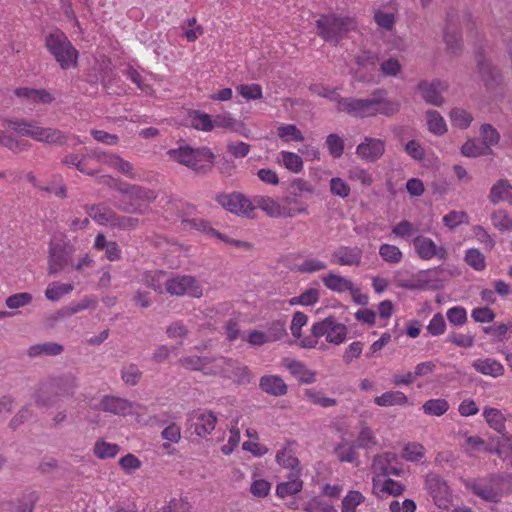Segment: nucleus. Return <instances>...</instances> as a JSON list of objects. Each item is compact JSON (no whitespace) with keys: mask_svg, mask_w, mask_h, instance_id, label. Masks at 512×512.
<instances>
[{"mask_svg":"<svg viewBox=\"0 0 512 512\" xmlns=\"http://www.w3.org/2000/svg\"><path fill=\"white\" fill-rule=\"evenodd\" d=\"M238 364L237 360L226 357H213L211 368H207L206 375H219L223 378L233 377V371Z\"/></svg>","mask_w":512,"mask_h":512,"instance_id":"obj_26","label":"nucleus"},{"mask_svg":"<svg viewBox=\"0 0 512 512\" xmlns=\"http://www.w3.org/2000/svg\"><path fill=\"white\" fill-rule=\"evenodd\" d=\"M98 409L114 415H127L132 411V403L121 397L105 395L101 399Z\"/></svg>","mask_w":512,"mask_h":512,"instance_id":"obj_21","label":"nucleus"},{"mask_svg":"<svg viewBox=\"0 0 512 512\" xmlns=\"http://www.w3.org/2000/svg\"><path fill=\"white\" fill-rule=\"evenodd\" d=\"M448 409L449 403L443 398L429 399L422 405L423 412L430 416H442Z\"/></svg>","mask_w":512,"mask_h":512,"instance_id":"obj_36","label":"nucleus"},{"mask_svg":"<svg viewBox=\"0 0 512 512\" xmlns=\"http://www.w3.org/2000/svg\"><path fill=\"white\" fill-rule=\"evenodd\" d=\"M371 101L373 102V116L381 114L391 117L400 111V102L387 98V91L385 89L377 88L373 90L371 93Z\"/></svg>","mask_w":512,"mask_h":512,"instance_id":"obj_15","label":"nucleus"},{"mask_svg":"<svg viewBox=\"0 0 512 512\" xmlns=\"http://www.w3.org/2000/svg\"><path fill=\"white\" fill-rule=\"evenodd\" d=\"M476 73L485 89L490 93L502 89L505 84L501 69L482 52L476 55Z\"/></svg>","mask_w":512,"mask_h":512,"instance_id":"obj_7","label":"nucleus"},{"mask_svg":"<svg viewBox=\"0 0 512 512\" xmlns=\"http://www.w3.org/2000/svg\"><path fill=\"white\" fill-rule=\"evenodd\" d=\"M304 510L306 512H337L334 505L325 500H319L317 497H314L311 501H309Z\"/></svg>","mask_w":512,"mask_h":512,"instance_id":"obj_63","label":"nucleus"},{"mask_svg":"<svg viewBox=\"0 0 512 512\" xmlns=\"http://www.w3.org/2000/svg\"><path fill=\"white\" fill-rule=\"evenodd\" d=\"M64 348L61 344L55 342H45L30 346L28 355L30 357H37L41 355L56 356L63 352Z\"/></svg>","mask_w":512,"mask_h":512,"instance_id":"obj_34","label":"nucleus"},{"mask_svg":"<svg viewBox=\"0 0 512 512\" xmlns=\"http://www.w3.org/2000/svg\"><path fill=\"white\" fill-rule=\"evenodd\" d=\"M278 136L285 142H301L304 140L302 132L293 124L280 126L278 128Z\"/></svg>","mask_w":512,"mask_h":512,"instance_id":"obj_48","label":"nucleus"},{"mask_svg":"<svg viewBox=\"0 0 512 512\" xmlns=\"http://www.w3.org/2000/svg\"><path fill=\"white\" fill-rule=\"evenodd\" d=\"M303 488V481L301 479H293L291 481H285L277 484L276 495L279 498H285L289 495H295L299 493Z\"/></svg>","mask_w":512,"mask_h":512,"instance_id":"obj_42","label":"nucleus"},{"mask_svg":"<svg viewBox=\"0 0 512 512\" xmlns=\"http://www.w3.org/2000/svg\"><path fill=\"white\" fill-rule=\"evenodd\" d=\"M283 366L302 384H311L316 381V372L308 369L302 362L284 358Z\"/></svg>","mask_w":512,"mask_h":512,"instance_id":"obj_22","label":"nucleus"},{"mask_svg":"<svg viewBox=\"0 0 512 512\" xmlns=\"http://www.w3.org/2000/svg\"><path fill=\"white\" fill-rule=\"evenodd\" d=\"M480 134L482 136V143L485 145L486 149L497 145L500 141L499 132L491 124H482L480 127Z\"/></svg>","mask_w":512,"mask_h":512,"instance_id":"obj_47","label":"nucleus"},{"mask_svg":"<svg viewBox=\"0 0 512 512\" xmlns=\"http://www.w3.org/2000/svg\"><path fill=\"white\" fill-rule=\"evenodd\" d=\"M312 337L304 338L301 341L303 348H314L317 345V339L325 336L326 341L335 345L341 344L346 339L347 328L333 316L315 323L312 326Z\"/></svg>","mask_w":512,"mask_h":512,"instance_id":"obj_5","label":"nucleus"},{"mask_svg":"<svg viewBox=\"0 0 512 512\" xmlns=\"http://www.w3.org/2000/svg\"><path fill=\"white\" fill-rule=\"evenodd\" d=\"M424 447L419 443H408L402 451V458L410 462H417L424 456Z\"/></svg>","mask_w":512,"mask_h":512,"instance_id":"obj_53","label":"nucleus"},{"mask_svg":"<svg viewBox=\"0 0 512 512\" xmlns=\"http://www.w3.org/2000/svg\"><path fill=\"white\" fill-rule=\"evenodd\" d=\"M215 200L225 210L238 216L251 217L255 209L251 200L240 192L218 193Z\"/></svg>","mask_w":512,"mask_h":512,"instance_id":"obj_9","label":"nucleus"},{"mask_svg":"<svg viewBox=\"0 0 512 512\" xmlns=\"http://www.w3.org/2000/svg\"><path fill=\"white\" fill-rule=\"evenodd\" d=\"M385 152V142L381 139L365 137L364 141L356 148V154L368 161L376 162Z\"/></svg>","mask_w":512,"mask_h":512,"instance_id":"obj_18","label":"nucleus"},{"mask_svg":"<svg viewBox=\"0 0 512 512\" xmlns=\"http://www.w3.org/2000/svg\"><path fill=\"white\" fill-rule=\"evenodd\" d=\"M216 423L217 417L213 412L193 411L188 415L187 428L194 429L197 436L204 438L215 429Z\"/></svg>","mask_w":512,"mask_h":512,"instance_id":"obj_12","label":"nucleus"},{"mask_svg":"<svg viewBox=\"0 0 512 512\" xmlns=\"http://www.w3.org/2000/svg\"><path fill=\"white\" fill-rule=\"evenodd\" d=\"M428 130L435 135H442L447 131L444 118L436 110L426 112Z\"/></svg>","mask_w":512,"mask_h":512,"instance_id":"obj_37","label":"nucleus"},{"mask_svg":"<svg viewBox=\"0 0 512 512\" xmlns=\"http://www.w3.org/2000/svg\"><path fill=\"white\" fill-rule=\"evenodd\" d=\"M444 41L451 54L457 55L462 50V35L458 28L457 13L454 10H450L446 14Z\"/></svg>","mask_w":512,"mask_h":512,"instance_id":"obj_13","label":"nucleus"},{"mask_svg":"<svg viewBox=\"0 0 512 512\" xmlns=\"http://www.w3.org/2000/svg\"><path fill=\"white\" fill-rule=\"evenodd\" d=\"M324 285L334 292H344L352 289V281L345 278L344 276L337 275L335 273H328L322 278Z\"/></svg>","mask_w":512,"mask_h":512,"instance_id":"obj_30","label":"nucleus"},{"mask_svg":"<svg viewBox=\"0 0 512 512\" xmlns=\"http://www.w3.org/2000/svg\"><path fill=\"white\" fill-rule=\"evenodd\" d=\"M253 375L251 370L245 366L241 365L239 362L235 366L233 371V377L230 379L233 380L238 385H246L252 381Z\"/></svg>","mask_w":512,"mask_h":512,"instance_id":"obj_62","label":"nucleus"},{"mask_svg":"<svg viewBox=\"0 0 512 512\" xmlns=\"http://www.w3.org/2000/svg\"><path fill=\"white\" fill-rule=\"evenodd\" d=\"M358 448L370 449L377 445V439L373 431L368 426H363L359 432L357 440L354 442Z\"/></svg>","mask_w":512,"mask_h":512,"instance_id":"obj_49","label":"nucleus"},{"mask_svg":"<svg viewBox=\"0 0 512 512\" xmlns=\"http://www.w3.org/2000/svg\"><path fill=\"white\" fill-rule=\"evenodd\" d=\"M449 115L452 125L460 129L468 128L473 120L472 115L461 108H453Z\"/></svg>","mask_w":512,"mask_h":512,"instance_id":"obj_46","label":"nucleus"},{"mask_svg":"<svg viewBox=\"0 0 512 512\" xmlns=\"http://www.w3.org/2000/svg\"><path fill=\"white\" fill-rule=\"evenodd\" d=\"M259 388L264 393L281 397L287 394L288 386L279 375H264L259 380Z\"/></svg>","mask_w":512,"mask_h":512,"instance_id":"obj_24","label":"nucleus"},{"mask_svg":"<svg viewBox=\"0 0 512 512\" xmlns=\"http://www.w3.org/2000/svg\"><path fill=\"white\" fill-rule=\"evenodd\" d=\"M191 126L197 130L211 131L213 129V119L207 113L194 110L189 113Z\"/></svg>","mask_w":512,"mask_h":512,"instance_id":"obj_39","label":"nucleus"},{"mask_svg":"<svg viewBox=\"0 0 512 512\" xmlns=\"http://www.w3.org/2000/svg\"><path fill=\"white\" fill-rule=\"evenodd\" d=\"M372 107L371 96L367 99L347 97L344 99L342 107H339V112H345L357 118H365L373 116Z\"/></svg>","mask_w":512,"mask_h":512,"instance_id":"obj_17","label":"nucleus"},{"mask_svg":"<svg viewBox=\"0 0 512 512\" xmlns=\"http://www.w3.org/2000/svg\"><path fill=\"white\" fill-rule=\"evenodd\" d=\"M213 357L209 356H183L177 363L189 371H201L206 375L207 368H211Z\"/></svg>","mask_w":512,"mask_h":512,"instance_id":"obj_27","label":"nucleus"},{"mask_svg":"<svg viewBox=\"0 0 512 512\" xmlns=\"http://www.w3.org/2000/svg\"><path fill=\"white\" fill-rule=\"evenodd\" d=\"M76 249L66 236H61L49 243L48 274L56 275L73 266V256Z\"/></svg>","mask_w":512,"mask_h":512,"instance_id":"obj_6","label":"nucleus"},{"mask_svg":"<svg viewBox=\"0 0 512 512\" xmlns=\"http://www.w3.org/2000/svg\"><path fill=\"white\" fill-rule=\"evenodd\" d=\"M85 77L90 84L101 83L107 94L114 93L110 89L116 79V71L110 59H94Z\"/></svg>","mask_w":512,"mask_h":512,"instance_id":"obj_8","label":"nucleus"},{"mask_svg":"<svg viewBox=\"0 0 512 512\" xmlns=\"http://www.w3.org/2000/svg\"><path fill=\"white\" fill-rule=\"evenodd\" d=\"M413 245L418 256L423 260H430L433 257L446 260L448 257L447 250L443 246L437 247L434 241L428 237L421 235L415 237Z\"/></svg>","mask_w":512,"mask_h":512,"instance_id":"obj_16","label":"nucleus"},{"mask_svg":"<svg viewBox=\"0 0 512 512\" xmlns=\"http://www.w3.org/2000/svg\"><path fill=\"white\" fill-rule=\"evenodd\" d=\"M417 89L420 92L423 100L430 105L440 107L444 104V98L442 93L447 90L445 82L435 79L431 82L427 80H421Z\"/></svg>","mask_w":512,"mask_h":512,"instance_id":"obj_14","label":"nucleus"},{"mask_svg":"<svg viewBox=\"0 0 512 512\" xmlns=\"http://www.w3.org/2000/svg\"><path fill=\"white\" fill-rule=\"evenodd\" d=\"M508 189H511V184L508 180L500 179L491 188L489 193V201L496 205L500 201L504 200L505 195L508 193Z\"/></svg>","mask_w":512,"mask_h":512,"instance_id":"obj_45","label":"nucleus"},{"mask_svg":"<svg viewBox=\"0 0 512 512\" xmlns=\"http://www.w3.org/2000/svg\"><path fill=\"white\" fill-rule=\"evenodd\" d=\"M118 191L135 201L153 202L157 198L155 191L134 184L121 185Z\"/></svg>","mask_w":512,"mask_h":512,"instance_id":"obj_25","label":"nucleus"},{"mask_svg":"<svg viewBox=\"0 0 512 512\" xmlns=\"http://www.w3.org/2000/svg\"><path fill=\"white\" fill-rule=\"evenodd\" d=\"M292 444H295V442H288L282 450L276 453V462L284 468L294 470L300 467V462L295 456V452L290 448Z\"/></svg>","mask_w":512,"mask_h":512,"instance_id":"obj_33","label":"nucleus"},{"mask_svg":"<svg viewBox=\"0 0 512 512\" xmlns=\"http://www.w3.org/2000/svg\"><path fill=\"white\" fill-rule=\"evenodd\" d=\"M469 488L473 494L479 496L483 500L490 502L499 501V494L491 485H485L474 481L469 485Z\"/></svg>","mask_w":512,"mask_h":512,"instance_id":"obj_41","label":"nucleus"},{"mask_svg":"<svg viewBox=\"0 0 512 512\" xmlns=\"http://www.w3.org/2000/svg\"><path fill=\"white\" fill-rule=\"evenodd\" d=\"M364 501V496L359 491H349L343 498L341 511L342 512H355L356 507Z\"/></svg>","mask_w":512,"mask_h":512,"instance_id":"obj_50","label":"nucleus"},{"mask_svg":"<svg viewBox=\"0 0 512 512\" xmlns=\"http://www.w3.org/2000/svg\"><path fill=\"white\" fill-rule=\"evenodd\" d=\"M168 155L174 161L187 166L198 175H206L212 171L215 155L208 147L193 148L190 145H181L177 149H170Z\"/></svg>","mask_w":512,"mask_h":512,"instance_id":"obj_1","label":"nucleus"},{"mask_svg":"<svg viewBox=\"0 0 512 512\" xmlns=\"http://www.w3.org/2000/svg\"><path fill=\"white\" fill-rule=\"evenodd\" d=\"M2 126L14 130L21 136H26L38 142L63 146L67 142V135L54 128H44L35 125L33 121L24 119H3Z\"/></svg>","mask_w":512,"mask_h":512,"instance_id":"obj_2","label":"nucleus"},{"mask_svg":"<svg viewBox=\"0 0 512 512\" xmlns=\"http://www.w3.org/2000/svg\"><path fill=\"white\" fill-rule=\"evenodd\" d=\"M425 486L435 505L440 509H448L452 494L447 482L436 473H428Z\"/></svg>","mask_w":512,"mask_h":512,"instance_id":"obj_10","label":"nucleus"},{"mask_svg":"<svg viewBox=\"0 0 512 512\" xmlns=\"http://www.w3.org/2000/svg\"><path fill=\"white\" fill-rule=\"evenodd\" d=\"M281 156L284 166L293 173H299L303 169V160L298 154L282 151Z\"/></svg>","mask_w":512,"mask_h":512,"instance_id":"obj_51","label":"nucleus"},{"mask_svg":"<svg viewBox=\"0 0 512 512\" xmlns=\"http://www.w3.org/2000/svg\"><path fill=\"white\" fill-rule=\"evenodd\" d=\"M465 262L477 271H482L486 267L485 257L478 249H468Z\"/></svg>","mask_w":512,"mask_h":512,"instance_id":"obj_54","label":"nucleus"},{"mask_svg":"<svg viewBox=\"0 0 512 512\" xmlns=\"http://www.w3.org/2000/svg\"><path fill=\"white\" fill-rule=\"evenodd\" d=\"M120 448L117 444L105 442L104 440H98L94 445V454L99 459H107L115 457Z\"/></svg>","mask_w":512,"mask_h":512,"instance_id":"obj_43","label":"nucleus"},{"mask_svg":"<svg viewBox=\"0 0 512 512\" xmlns=\"http://www.w3.org/2000/svg\"><path fill=\"white\" fill-rule=\"evenodd\" d=\"M166 291L175 296H183L185 294L199 298L203 294V289L195 277L190 275H182L170 278L165 283Z\"/></svg>","mask_w":512,"mask_h":512,"instance_id":"obj_11","label":"nucleus"},{"mask_svg":"<svg viewBox=\"0 0 512 512\" xmlns=\"http://www.w3.org/2000/svg\"><path fill=\"white\" fill-rule=\"evenodd\" d=\"M32 399L38 408L49 409L56 407L60 399L48 381L38 385L32 394Z\"/></svg>","mask_w":512,"mask_h":512,"instance_id":"obj_20","label":"nucleus"},{"mask_svg":"<svg viewBox=\"0 0 512 512\" xmlns=\"http://www.w3.org/2000/svg\"><path fill=\"white\" fill-rule=\"evenodd\" d=\"M486 150L482 142H476L474 139H468L461 147L464 156L474 158L485 155Z\"/></svg>","mask_w":512,"mask_h":512,"instance_id":"obj_52","label":"nucleus"},{"mask_svg":"<svg viewBox=\"0 0 512 512\" xmlns=\"http://www.w3.org/2000/svg\"><path fill=\"white\" fill-rule=\"evenodd\" d=\"M190 504L188 501L180 498H172L167 506L163 507L157 512H190Z\"/></svg>","mask_w":512,"mask_h":512,"instance_id":"obj_64","label":"nucleus"},{"mask_svg":"<svg viewBox=\"0 0 512 512\" xmlns=\"http://www.w3.org/2000/svg\"><path fill=\"white\" fill-rule=\"evenodd\" d=\"M267 339L269 342L280 340L283 336L287 335L285 321H273L266 330Z\"/></svg>","mask_w":512,"mask_h":512,"instance_id":"obj_58","label":"nucleus"},{"mask_svg":"<svg viewBox=\"0 0 512 512\" xmlns=\"http://www.w3.org/2000/svg\"><path fill=\"white\" fill-rule=\"evenodd\" d=\"M121 377L126 384L135 386L141 380L142 372L136 364H130L121 370Z\"/></svg>","mask_w":512,"mask_h":512,"instance_id":"obj_57","label":"nucleus"},{"mask_svg":"<svg viewBox=\"0 0 512 512\" xmlns=\"http://www.w3.org/2000/svg\"><path fill=\"white\" fill-rule=\"evenodd\" d=\"M472 367L477 372L492 377H498L504 373L503 365L500 362L490 358L477 359L472 363Z\"/></svg>","mask_w":512,"mask_h":512,"instance_id":"obj_29","label":"nucleus"},{"mask_svg":"<svg viewBox=\"0 0 512 512\" xmlns=\"http://www.w3.org/2000/svg\"><path fill=\"white\" fill-rule=\"evenodd\" d=\"M326 144H327L329 153L334 158H340L343 155L344 141L339 135H337L335 133L329 134L326 139Z\"/></svg>","mask_w":512,"mask_h":512,"instance_id":"obj_56","label":"nucleus"},{"mask_svg":"<svg viewBox=\"0 0 512 512\" xmlns=\"http://www.w3.org/2000/svg\"><path fill=\"white\" fill-rule=\"evenodd\" d=\"M48 382L55 390L60 401L63 397L72 396L78 387L77 378L71 373L53 377L49 379Z\"/></svg>","mask_w":512,"mask_h":512,"instance_id":"obj_23","label":"nucleus"},{"mask_svg":"<svg viewBox=\"0 0 512 512\" xmlns=\"http://www.w3.org/2000/svg\"><path fill=\"white\" fill-rule=\"evenodd\" d=\"M356 22L351 17H341L334 13L321 15L316 20L317 35L334 46L355 30Z\"/></svg>","mask_w":512,"mask_h":512,"instance_id":"obj_3","label":"nucleus"},{"mask_svg":"<svg viewBox=\"0 0 512 512\" xmlns=\"http://www.w3.org/2000/svg\"><path fill=\"white\" fill-rule=\"evenodd\" d=\"M358 448L355 443H350L348 447H346V444L340 443L335 448V453L337 454V457L339 461L341 462H353L356 460L357 455L355 452V449Z\"/></svg>","mask_w":512,"mask_h":512,"instance_id":"obj_60","label":"nucleus"},{"mask_svg":"<svg viewBox=\"0 0 512 512\" xmlns=\"http://www.w3.org/2000/svg\"><path fill=\"white\" fill-rule=\"evenodd\" d=\"M483 414L491 428L501 434L505 431V418L500 410L496 408H486Z\"/></svg>","mask_w":512,"mask_h":512,"instance_id":"obj_40","label":"nucleus"},{"mask_svg":"<svg viewBox=\"0 0 512 512\" xmlns=\"http://www.w3.org/2000/svg\"><path fill=\"white\" fill-rule=\"evenodd\" d=\"M374 403L381 407L404 406L408 404V397L401 391H388L375 397Z\"/></svg>","mask_w":512,"mask_h":512,"instance_id":"obj_31","label":"nucleus"},{"mask_svg":"<svg viewBox=\"0 0 512 512\" xmlns=\"http://www.w3.org/2000/svg\"><path fill=\"white\" fill-rule=\"evenodd\" d=\"M363 250L358 246H340L331 254V262L343 266H359Z\"/></svg>","mask_w":512,"mask_h":512,"instance_id":"obj_19","label":"nucleus"},{"mask_svg":"<svg viewBox=\"0 0 512 512\" xmlns=\"http://www.w3.org/2000/svg\"><path fill=\"white\" fill-rule=\"evenodd\" d=\"M238 93L246 100L262 98V87L259 84H241L237 86Z\"/></svg>","mask_w":512,"mask_h":512,"instance_id":"obj_59","label":"nucleus"},{"mask_svg":"<svg viewBox=\"0 0 512 512\" xmlns=\"http://www.w3.org/2000/svg\"><path fill=\"white\" fill-rule=\"evenodd\" d=\"M446 316L449 323L454 326H462L467 322V312L462 306H454L448 309Z\"/></svg>","mask_w":512,"mask_h":512,"instance_id":"obj_61","label":"nucleus"},{"mask_svg":"<svg viewBox=\"0 0 512 512\" xmlns=\"http://www.w3.org/2000/svg\"><path fill=\"white\" fill-rule=\"evenodd\" d=\"M256 203L261 210L273 218L292 217L294 215L291 210H289L288 213H285L284 208L270 197L261 196L256 200Z\"/></svg>","mask_w":512,"mask_h":512,"instance_id":"obj_28","label":"nucleus"},{"mask_svg":"<svg viewBox=\"0 0 512 512\" xmlns=\"http://www.w3.org/2000/svg\"><path fill=\"white\" fill-rule=\"evenodd\" d=\"M45 47L62 69L76 66L79 53L62 31L49 33L45 37Z\"/></svg>","mask_w":512,"mask_h":512,"instance_id":"obj_4","label":"nucleus"},{"mask_svg":"<svg viewBox=\"0 0 512 512\" xmlns=\"http://www.w3.org/2000/svg\"><path fill=\"white\" fill-rule=\"evenodd\" d=\"M38 499L36 492H32L29 495L10 501L7 503V510L9 512H33L34 504Z\"/></svg>","mask_w":512,"mask_h":512,"instance_id":"obj_35","label":"nucleus"},{"mask_svg":"<svg viewBox=\"0 0 512 512\" xmlns=\"http://www.w3.org/2000/svg\"><path fill=\"white\" fill-rule=\"evenodd\" d=\"M379 255L385 262L392 264L400 263L403 258V254L397 246L387 243L379 247Z\"/></svg>","mask_w":512,"mask_h":512,"instance_id":"obj_44","label":"nucleus"},{"mask_svg":"<svg viewBox=\"0 0 512 512\" xmlns=\"http://www.w3.org/2000/svg\"><path fill=\"white\" fill-rule=\"evenodd\" d=\"M74 286L69 283L52 282L45 290V297L50 301H58L64 295L70 293Z\"/></svg>","mask_w":512,"mask_h":512,"instance_id":"obj_38","label":"nucleus"},{"mask_svg":"<svg viewBox=\"0 0 512 512\" xmlns=\"http://www.w3.org/2000/svg\"><path fill=\"white\" fill-rule=\"evenodd\" d=\"M84 210L94 221L102 225L112 222L114 217V212L111 209L100 204L85 205Z\"/></svg>","mask_w":512,"mask_h":512,"instance_id":"obj_32","label":"nucleus"},{"mask_svg":"<svg viewBox=\"0 0 512 512\" xmlns=\"http://www.w3.org/2000/svg\"><path fill=\"white\" fill-rule=\"evenodd\" d=\"M405 490V486L391 478H387L384 480L379 492L376 494L379 497H383L380 493L392 495L394 497L400 496L403 494Z\"/></svg>","mask_w":512,"mask_h":512,"instance_id":"obj_55","label":"nucleus"}]
</instances>
